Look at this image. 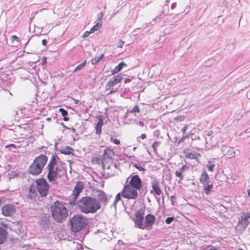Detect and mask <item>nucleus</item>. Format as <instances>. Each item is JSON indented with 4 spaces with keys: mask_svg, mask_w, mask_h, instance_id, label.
<instances>
[{
    "mask_svg": "<svg viewBox=\"0 0 250 250\" xmlns=\"http://www.w3.org/2000/svg\"><path fill=\"white\" fill-rule=\"evenodd\" d=\"M81 211L85 214L95 213L101 208L97 199L92 196H83L76 203Z\"/></svg>",
    "mask_w": 250,
    "mask_h": 250,
    "instance_id": "obj_1",
    "label": "nucleus"
},
{
    "mask_svg": "<svg viewBox=\"0 0 250 250\" xmlns=\"http://www.w3.org/2000/svg\"><path fill=\"white\" fill-rule=\"evenodd\" d=\"M50 210L52 218L58 223L63 222L68 215L67 208L59 201H56L50 206Z\"/></svg>",
    "mask_w": 250,
    "mask_h": 250,
    "instance_id": "obj_2",
    "label": "nucleus"
},
{
    "mask_svg": "<svg viewBox=\"0 0 250 250\" xmlns=\"http://www.w3.org/2000/svg\"><path fill=\"white\" fill-rule=\"evenodd\" d=\"M48 160L46 156L42 154L36 157L28 168V172L32 175L40 174Z\"/></svg>",
    "mask_w": 250,
    "mask_h": 250,
    "instance_id": "obj_3",
    "label": "nucleus"
},
{
    "mask_svg": "<svg viewBox=\"0 0 250 250\" xmlns=\"http://www.w3.org/2000/svg\"><path fill=\"white\" fill-rule=\"evenodd\" d=\"M114 152L110 149H105L102 158H96V162L97 164H101L102 168L104 172L109 174L107 171L110 168L111 165H112L113 162V157H114Z\"/></svg>",
    "mask_w": 250,
    "mask_h": 250,
    "instance_id": "obj_4",
    "label": "nucleus"
},
{
    "mask_svg": "<svg viewBox=\"0 0 250 250\" xmlns=\"http://www.w3.org/2000/svg\"><path fill=\"white\" fill-rule=\"evenodd\" d=\"M71 230L78 232L86 226V219L81 215H74L70 221Z\"/></svg>",
    "mask_w": 250,
    "mask_h": 250,
    "instance_id": "obj_5",
    "label": "nucleus"
},
{
    "mask_svg": "<svg viewBox=\"0 0 250 250\" xmlns=\"http://www.w3.org/2000/svg\"><path fill=\"white\" fill-rule=\"evenodd\" d=\"M36 188L42 197L47 195L50 187L46 180L43 178H39L36 180Z\"/></svg>",
    "mask_w": 250,
    "mask_h": 250,
    "instance_id": "obj_6",
    "label": "nucleus"
},
{
    "mask_svg": "<svg viewBox=\"0 0 250 250\" xmlns=\"http://www.w3.org/2000/svg\"><path fill=\"white\" fill-rule=\"evenodd\" d=\"M137 190L130 185L126 184L122 191V196L128 199H136L138 195Z\"/></svg>",
    "mask_w": 250,
    "mask_h": 250,
    "instance_id": "obj_7",
    "label": "nucleus"
},
{
    "mask_svg": "<svg viewBox=\"0 0 250 250\" xmlns=\"http://www.w3.org/2000/svg\"><path fill=\"white\" fill-rule=\"evenodd\" d=\"M83 188V186L82 182L80 181L78 182L74 187L71 195L70 196L69 204L71 205H75L76 204L77 198L82 192Z\"/></svg>",
    "mask_w": 250,
    "mask_h": 250,
    "instance_id": "obj_8",
    "label": "nucleus"
},
{
    "mask_svg": "<svg viewBox=\"0 0 250 250\" xmlns=\"http://www.w3.org/2000/svg\"><path fill=\"white\" fill-rule=\"evenodd\" d=\"M135 218L133 219L135 223V227L144 229V211L140 209L135 212Z\"/></svg>",
    "mask_w": 250,
    "mask_h": 250,
    "instance_id": "obj_9",
    "label": "nucleus"
},
{
    "mask_svg": "<svg viewBox=\"0 0 250 250\" xmlns=\"http://www.w3.org/2000/svg\"><path fill=\"white\" fill-rule=\"evenodd\" d=\"M129 178H130V180L129 183L127 184L130 185L131 187H133L135 189L140 190L142 187V182L139 175H131L127 178V180H128Z\"/></svg>",
    "mask_w": 250,
    "mask_h": 250,
    "instance_id": "obj_10",
    "label": "nucleus"
},
{
    "mask_svg": "<svg viewBox=\"0 0 250 250\" xmlns=\"http://www.w3.org/2000/svg\"><path fill=\"white\" fill-rule=\"evenodd\" d=\"M48 170L47 178L50 182L56 183L58 177V172L61 170L58 167L56 168H46Z\"/></svg>",
    "mask_w": 250,
    "mask_h": 250,
    "instance_id": "obj_11",
    "label": "nucleus"
},
{
    "mask_svg": "<svg viewBox=\"0 0 250 250\" xmlns=\"http://www.w3.org/2000/svg\"><path fill=\"white\" fill-rule=\"evenodd\" d=\"M155 216L151 214H147L145 218V223L144 224V229L150 230L155 222Z\"/></svg>",
    "mask_w": 250,
    "mask_h": 250,
    "instance_id": "obj_12",
    "label": "nucleus"
},
{
    "mask_svg": "<svg viewBox=\"0 0 250 250\" xmlns=\"http://www.w3.org/2000/svg\"><path fill=\"white\" fill-rule=\"evenodd\" d=\"M248 218H250V212H243L239 218L238 225H240L243 229H245L250 224Z\"/></svg>",
    "mask_w": 250,
    "mask_h": 250,
    "instance_id": "obj_13",
    "label": "nucleus"
},
{
    "mask_svg": "<svg viewBox=\"0 0 250 250\" xmlns=\"http://www.w3.org/2000/svg\"><path fill=\"white\" fill-rule=\"evenodd\" d=\"M2 213L5 216H11L15 212V207L11 204H7L1 208Z\"/></svg>",
    "mask_w": 250,
    "mask_h": 250,
    "instance_id": "obj_14",
    "label": "nucleus"
},
{
    "mask_svg": "<svg viewBox=\"0 0 250 250\" xmlns=\"http://www.w3.org/2000/svg\"><path fill=\"white\" fill-rule=\"evenodd\" d=\"M123 79V76L121 74H118L110 79L106 84L105 87L109 89L113 87L114 85L121 82Z\"/></svg>",
    "mask_w": 250,
    "mask_h": 250,
    "instance_id": "obj_15",
    "label": "nucleus"
},
{
    "mask_svg": "<svg viewBox=\"0 0 250 250\" xmlns=\"http://www.w3.org/2000/svg\"><path fill=\"white\" fill-rule=\"evenodd\" d=\"M37 196V191L36 186L34 185H31L29 188L28 193L26 197L30 200H35Z\"/></svg>",
    "mask_w": 250,
    "mask_h": 250,
    "instance_id": "obj_16",
    "label": "nucleus"
},
{
    "mask_svg": "<svg viewBox=\"0 0 250 250\" xmlns=\"http://www.w3.org/2000/svg\"><path fill=\"white\" fill-rule=\"evenodd\" d=\"M96 199L100 205L101 203H103L104 205H105L108 201L105 193L102 190H100L98 192L97 198Z\"/></svg>",
    "mask_w": 250,
    "mask_h": 250,
    "instance_id": "obj_17",
    "label": "nucleus"
},
{
    "mask_svg": "<svg viewBox=\"0 0 250 250\" xmlns=\"http://www.w3.org/2000/svg\"><path fill=\"white\" fill-rule=\"evenodd\" d=\"M151 187L153 189V191L157 195H160L162 192L160 187L159 182L157 180L155 179L152 181L151 183Z\"/></svg>",
    "mask_w": 250,
    "mask_h": 250,
    "instance_id": "obj_18",
    "label": "nucleus"
},
{
    "mask_svg": "<svg viewBox=\"0 0 250 250\" xmlns=\"http://www.w3.org/2000/svg\"><path fill=\"white\" fill-rule=\"evenodd\" d=\"M222 152L224 155H227L229 157L234 156L235 151L233 147L230 146H224L222 149Z\"/></svg>",
    "mask_w": 250,
    "mask_h": 250,
    "instance_id": "obj_19",
    "label": "nucleus"
},
{
    "mask_svg": "<svg viewBox=\"0 0 250 250\" xmlns=\"http://www.w3.org/2000/svg\"><path fill=\"white\" fill-rule=\"evenodd\" d=\"M57 159H60L56 155H53L50 160L46 168H56L58 167L57 165Z\"/></svg>",
    "mask_w": 250,
    "mask_h": 250,
    "instance_id": "obj_20",
    "label": "nucleus"
},
{
    "mask_svg": "<svg viewBox=\"0 0 250 250\" xmlns=\"http://www.w3.org/2000/svg\"><path fill=\"white\" fill-rule=\"evenodd\" d=\"M8 232L2 228H0V245L3 244L7 239Z\"/></svg>",
    "mask_w": 250,
    "mask_h": 250,
    "instance_id": "obj_21",
    "label": "nucleus"
},
{
    "mask_svg": "<svg viewBox=\"0 0 250 250\" xmlns=\"http://www.w3.org/2000/svg\"><path fill=\"white\" fill-rule=\"evenodd\" d=\"M104 120L103 117H100L98 119V122L96 125L95 129H96V134L100 135L102 132V127L103 125Z\"/></svg>",
    "mask_w": 250,
    "mask_h": 250,
    "instance_id": "obj_22",
    "label": "nucleus"
},
{
    "mask_svg": "<svg viewBox=\"0 0 250 250\" xmlns=\"http://www.w3.org/2000/svg\"><path fill=\"white\" fill-rule=\"evenodd\" d=\"M203 185L205 194L208 195L213 188L212 184L209 181V182H207V184H204Z\"/></svg>",
    "mask_w": 250,
    "mask_h": 250,
    "instance_id": "obj_23",
    "label": "nucleus"
},
{
    "mask_svg": "<svg viewBox=\"0 0 250 250\" xmlns=\"http://www.w3.org/2000/svg\"><path fill=\"white\" fill-rule=\"evenodd\" d=\"M60 152L62 154L69 155L73 153L74 149L69 146H64L61 148Z\"/></svg>",
    "mask_w": 250,
    "mask_h": 250,
    "instance_id": "obj_24",
    "label": "nucleus"
},
{
    "mask_svg": "<svg viewBox=\"0 0 250 250\" xmlns=\"http://www.w3.org/2000/svg\"><path fill=\"white\" fill-rule=\"evenodd\" d=\"M209 181L208 175L206 171L204 172L201 175L200 182L203 185L204 184H207V182Z\"/></svg>",
    "mask_w": 250,
    "mask_h": 250,
    "instance_id": "obj_25",
    "label": "nucleus"
},
{
    "mask_svg": "<svg viewBox=\"0 0 250 250\" xmlns=\"http://www.w3.org/2000/svg\"><path fill=\"white\" fill-rule=\"evenodd\" d=\"M126 64L122 62L118 64L114 69L111 70V73L112 74H114L120 72L123 68L124 66H126Z\"/></svg>",
    "mask_w": 250,
    "mask_h": 250,
    "instance_id": "obj_26",
    "label": "nucleus"
},
{
    "mask_svg": "<svg viewBox=\"0 0 250 250\" xmlns=\"http://www.w3.org/2000/svg\"><path fill=\"white\" fill-rule=\"evenodd\" d=\"M59 111L61 113L62 116H63V120L64 121H67L69 120V117L67 116L68 112L66 110L62 108H60Z\"/></svg>",
    "mask_w": 250,
    "mask_h": 250,
    "instance_id": "obj_27",
    "label": "nucleus"
},
{
    "mask_svg": "<svg viewBox=\"0 0 250 250\" xmlns=\"http://www.w3.org/2000/svg\"><path fill=\"white\" fill-rule=\"evenodd\" d=\"M86 61L84 60L83 62L81 64L78 65L74 69V70L72 71L73 73L76 72L77 71H80L83 69L85 66L86 65Z\"/></svg>",
    "mask_w": 250,
    "mask_h": 250,
    "instance_id": "obj_28",
    "label": "nucleus"
},
{
    "mask_svg": "<svg viewBox=\"0 0 250 250\" xmlns=\"http://www.w3.org/2000/svg\"><path fill=\"white\" fill-rule=\"evenodd\" d=\"M200 156L199 153H187L186 154V158L190 159H196Z\"/></svg>",
    "mask_w": 250,
    "mask_h": 250,
    "instance_id": "obj_29",
    "label": "nucleus"
},
{
    "mask_svg": "<svg viewBox=\"0 0 250 250\" xmlns=\"http://www.w3.org/2000/svg\"><path fill=\"white\" fill-rule=\"evenodd\" d=\"M102 21L97 23L96 25L93 26L90 29V32L91 33H94L95 31L98 30L102 26Z\"/></svg>",
    "mask_w": 250,
    "mask_h": 250,
    "instance_id": "obj_30",
    "label": "nucleus"
},
{
    "mask_svg": "<svg viewBox=\"0 0 250 250\" xmlns=\"http://www.w3.org/2000/svg\"><path fill=\"white\" fill-rule=\"evenodd\" d=\"M182 172L179 170H177L175 171V176L179 178V180L178 181V183H181V181L184 179V176L182 174Z\"/></svg>",
    "mask_w": 250,
    "mask_h": 250,
    "instance_id": "obj_31",
    "label": "nucleus"
},
{
    "mask_svg": "<svg viewBox=\"0 0 250 250\" xmlns=\"http://www.w3.org/2000/svg\"><path fill=\"white\" fill-rule=\"evenodd\" d=\"M140 111V108H139L138 105H135L131 110H127V112L130 113H135L138 112L139 113Z\"/></svg>",
    "mask_w": 250,
    "mask_h": 250,
    "instance_id": "obj_32",
    "label": "nucleus"
},
{
    "mask_svg": "<svg viewBox=\"0 0 250 250\" xmlns=\"http://www.w3.org/2000/svg\"><path fill=\"white\" fill-rule=\"evenodd\" d=\"M160 142L158 141L154 142L152 145V147L153 148V151L154 152L156 153L157 151V148L159 147L160 145Z\"/></svg>",
    "mask_w": 250,
    "mask_h": 250,
    "instance_id": "obj_33",
    "label": "nucleus"
},
{
    "mask_svg": "<svg viewBox=\"0 0 250 250\" xmlns=\"http://www.w3.org/2000/svg\"><path fill=\"white\" fill-rule=\"evenodd\" d=\"M101 60V58H99L98 57H96L92 59L91 60V62L92 64L95 65V64H96Z\"/></svg>",
    "mask_w": 250,
    "mask_h": 250,
    "instance_id": "obj_34",
    "label": "nucleus"
},
{
    "mask_svg": "<svg viewBox=\"0 0 250 250\" xmlns=\"http://www.w3.org/2000/svg\"><path fill=\"white\" fill-rule=\"evenodd\" d=\"M208 163H209V165L208 166L207 165L208 169L211 172H213L215 165L214 164H210V162H208Z\"/></svg>",
    "mask_w": 250,
    "mask_h": 250,
    "instance_id": "obj_35",
    "label": "nucleus"
},
{
    "mask_svg": "<svg viewBox=\"0 0 250 250\" xmlns=\"http://www.w3.org/2000/svg\"><path fill=\"white\" fill-rule=\"evenodd\" d=\"M174 219V218L173 217H169L167 218L166 219V223L167 224H170Z\"/></svg>",
    "mask_w": 250,
    "mask_h": 250,
    "instance_id": "obj_36",
    "label": "nucleus"
},
{
    "mask_svg": "<svg viewBox=\"0 0 250 250\" xmlns=\"http://www.w3.org/2000/svg\"><path fill=\"white\" fill-rule=\"evenodd\" d=\"M111 142L116 145H119L120 143V141L119 140L116 138H113V137H111Z\"/></svg>",
    "mask_w": 250,
    "mask_h": 250,
    "instance_id": "obj_37",
    "label": "nucleus"
},
{
    "mask_svg": "<svg viewBox=\"0 0 250 250\" xmlns=\"http://www.w3.org/2000/svg\"><path fill=\"white\" fill-rule=\"evenodd\" d=\"M121 196H122V192L121 193H118L116 197L115 200H116V202H118L121 199Z\"/></svg>",
    "mask_w": 250,
    "mask_h": 250,
    "instance_id": "obj_38",
    "label": "nucleus"
},
{
    "mask_svg": "<svg viewBox=\"0 0 250 250\" xmlns=\"http://www.w3.org/2000/svg\"><path fill=\"white\" fill-rule=\"evenodd\" d=\"M188 169V167L187 165H183L182 167L180 168V171H182V172H183L184 171H185V170H187Z\"/></svg>",
    "mask_w": 250,
    "mask_h": 250,
    "instance_id": "obj_39",
    "label": "nucleus"
},
{
    "mask_svg": "<svg viewBox=\"0 0 250 250\" xmlns=\"http://www.w3.org/2000/svg\"><path fill=\"white\" fill-rule=\"evenodd\" d=\"M134 166L139 171H145V169L141 165H135Z\"/></svg>",
    "mask_w": 250,
    "mask_h": 250,
    "instance_id": "obj_40",
    "label": "nucleus"
},
{
    "mask_svg": "<svg viewBox=\"0 0 250 250\" xmlns=\"http://www.w3.org/2000/svg\"><path fill=\"white\" fill-rule=\"evenodd\" d=\"M146 134H142L141 137H137L138 142H140V138H142L143 139H146Z\"/></svg>",
    "mask_w": 250,
    "mask_h": 250,
    "instance_id": "obj_41",
    "label": "nucleus"
},
{
    "mask_svg": "<svg viewBox=\"0 0 250 250\" xmlns=\"http://www.w3.org/2000/svg\"><path fill=\"white\" fill-rule=\"evenodd\" d=\"M124 43V42L122 41V40H120L117 44V47L122 48Z\"/></svg>",
    "mask_w": 250,
    "mask_h": 250,
    "instance_id": "obj_42",
    "label": "nucleus"
},
{
    "mask_svg": "<svg viewBox=\"0 0 250 250\" xmlns=\"http://www.w3.org/2000/svg\"><path fill=\"white\" fill-rule=\"evenodd\" d=\"M12 39L13 40V41H16L18 42H20L19 38L17 36H15V35L12 36Z\"/></svg>",
    "mask_w": 250,
    "mask_h": 250,
    "instance_id": "obj_43",
    "label": "nucleus"
},
{
    "mask_svg": "<svg viewBox=\"0 0 250 250\" xmlns=\"http://www.w3.org/2000/svg\"><path fill=\"white\" fill-rule=\"evenodd\" d=\"M162 17H163L162 14H160L159 16L156 17V18L154 19V21H158L160 20L162 18Z\"/></svg>",
    "mask_w": 250,
    "mask_h": 250,
    "instance_id": "obj_44",
    "label": "nucleus"
},
{
    "mask_svg": "<svg viewBox=\"0 0 250 250\" xmlns=\"http://www.w3.org/2000/svg\"><path fill=\"white\" fill-rule=\"evenodd\" d=\"M188 128V125H185L182 128V132L183 133H185L186 131L187 130Z\"/></svg>",
    "mask_w": 250,
    "mask_h": 250,
    "instance_id": "obj_45",
    "label": "nucleus"
},
{
    "mask_svg": "<svg viewBox=\"0 0 250 250\" xmlns=\"http://www.w3.org/2000/svg\"><path fill=\"white\" fill-rule=\"evenodd\" d=\"M90 30L89 31H85L83 35V37H88L89 35V34L91 33Z\"/></svg>",
    "mask_w": 250,
    "mask_h": 250,
    "instance_id": "obj_46",
    "label": "nucleus"
},
{
    "mask_svg": "<svg viewBox=\"0 0 250 250\" xmlns=\"http://www.w3.org/2000/svg\"><path fill=\"white\" fill-rule=\"evenodd\" d=\"M120 166V164L119 163H115L114 164V167L115 168H117V169H118L119 168Z\"/></svg>",
    "mask_w": 250,
    "mask_h": 250,
    "instance_id": "obj_47",
    "label": "nucleus"
},
{
    "mask_svg": "<svg viewBox=\"0 0 250 250\" xmlns=\"http://www.w3.org/2000/svg\"><path fill=\"white\" fill-rule=\"evenodd\" d=\"M137 124L139 125L141 127H143L145 125L144 123L142 121L138 122V123H137Z\"/></svg>",
    "mask_w": 250,
    "mask_h": 250,
    "instance_id": "obj_48",
    "label": "nucleus"
},
{
    "mask_svg": "<svg viewBox=\"0 0 250 250\" xmlns=\"http://www.w3.org/2000/svg\"><path fill=\"white\" fill-rule=\"evenodd\" d=\"M42 44L44 46H46L47 44V41L45 39H43L42 40Z\"/></svg>",
    "mask_w": 250,
    "mask_h": 250,
    "instance_id": "obj_49",
    "label": "nucleus"
},
{
    "mask_svg": "<svg viewBox=\"0 0 250 250\" xmlns=\"http://www.w3.org/2000/svg\"><path fill=\"white\" fill-rule=\"evenodd\" d=\"M103 13L102 12H101L99 15H98V20H100L103 18Z\"/></svg>",
    "mask_w": 250,
    "mask_h": 250,
    "instance_id": "obj_50",
    "label": "nucleus"
},
{
    "mask_svg": "<svg viewBox=\"0 0 250 250\" xmlns=\"http://www.w3.org/2000/svg\"><path fill=\"white\" fill-rule=\"evenodd\" d=\"M176 5H177V4L176 2H174L171 5V9H174L176 7Z\"/></svg>",
    "mask_w": 250,
    "mask_h": 250,
    "instance_id": "obj_51",
    "label": "nucleus"
},
{
    "mask_svg": "<svg viewBox=\"0 0 250 250\" xmlns=\"http://www.w3.org/2000/svg\"><path fill=\"white\" fill-rule=\"evenodd\" d=\"M187 137V136H183L182 138L179 140V143H181L184 141L185 139Z\"/></svg>",
    "mask_w": 250,
    "mask_h": 250,
    "instance_id": "obj_52",
    "label": "nucleus"
},
{
    "mask_svg": "<svg viewBox=\"0 0 250 250\" xmlns=\"http://www.w3.org/2000/svg\"><path fill=\"white\" fill-rule=\"evenodd\" d=\"M190 8V6H186V9L185 10V11H186V10L187 11V12H186V14H187L189 11Z\"/></svg>",
    "mask_w": 250,
    "mask_h": 250,
    "instance_id": "obj_53",
    "label": "nucleus"
},
{
    "mask_svg": "<svg viewBox=\"0 0 250 250\" xmlns=\"http://www.w3.org/2000/svg\"><path fill=\"white\" fill-rule=\"evenodd\" d=\"M130 82H131V79H126L125 81V83H129Z\"/></svg>",
    "mask_w": 250,
    "mask_h": 250,
    "instance_id": "obj_54",
    "label": "nucleus"
},
{
    "mask_svg": "<svg viewBox=\"0 0 250 250\" xmlns=\"http://www.w3.org/2000/svg\"><path fill=\"white\" fill-rule=\"evenodd\" d=\"M118 202H116V200H114L113 205L114 206L115 208H116V204Z\"/></svg>",
    "mask_w": 250,
    "mask_h": 250,
    "instance_id": "obj_55",
    "label": "nucleus"
},
{
    "mask_svg": "<svg viewBox=\"0 0 250 250\" xmlns=\"http://www.w3.org/2000/svg\"><path fill=\"white\" fill-rule=\"evenodd\" d=\"M170 0H166L165 5L168 7V3L169 2Z\"/></svg>",
    "mask_w": 250,
    "mask_h": 250,
    "instance_id": "obj_56",
    "label": "nucleus"
},
{
    "mask_svg": "<svg viewBox=\"0 0 250 250\" xmlns=\"http://www.w3.org/2000/svg\"><path fill=\"white\" fill-rule=\"evenodd\" d=\"M208 250H218L216 248L214 247H212L211 248L209 249Z\"/></svg>",
    "mask_w": 250,
    "mask_h": 250,
    "instance_id": "obj_57",
    "label": "nucleus"
},
{
    "mask_svg": "<svg viewBox=\"0 0 250 250\" xmlns=\"http://www.w3.org/2000/svg\"><path fill=\"white\" fill-rule=\"evenodd\" d=\"M155 198H156L157 201L158 202V203H159L160 198L158 197H155Z\"/></svg>",
    "mask_w": 250,
    "mask_h": 250,
    "instance_id": "obj_58",
    "label": "nucleus"
},
{
    "mask_svg": "<svg viewBox=\"0 0 250 250\" xmlns=\"http://www.w3.org/2000/svg\"><path fill=\"white\" fill-rule=\"evenodd\" d=\"M73 101H74V103H75V104H77L78 103V102H79V101H78V100H76V99H73Z\"/></svg>",
    "mask_w": 250,
    "mask_h": 250,
    "instance_id": "obj_59",
    "label": "nucleus"
},
{
    "mask_svg": "<svg viewBox=\"0 0 250 250\" xmlns=\"http://www.w3.org/2000/svg\"><path fill=\"white\" fill-rule=\"evenodd\" d=\"M71 130H72V132H73V133H75L76 132V130H75V128H72Z\"/></svg>",
    "mask_w": 250,
    "mask_h": 250,
    "instance_id": "obj_60",
    "label": "nucleus"
},
{
    "mask_svg": "<svg viewBox=\"0 0 250 250\" xmlns=\"http://www.w3.org/2000/svg\"><path fill=\"white\" fill-rule=\"evenodd\" d=\"M99 58H101V59L104 57V54H102L100 57H98Z\"/></svg>",
    "mask_w": 250,
    "mask_h": 250,
    "instance_id": "obj_61",
    "label": "nucleus"
},
{
    "mask_svg": "<svg viewBox=\"0 0 250 250\" xmlns=\"http://www.w3.org/2000/svg\"><path fill=\"white\" fill-rule=\"evenodd\" d=\"M248 194L250 197V188L248 190Z\"/></svg>",
    "mask_w": 250,
    "mask_h": 250,
    "instance_id": "obj_62",
    "label": "nucleus"
},
{
    "mask_svg": "<svg viewBox=\"0 0 250 250\" xmlns=\"http://www.w3.org/2000/svg\"><path fill=\"white\" fill-rule=\"evenodd\" d=\"M114 92V91L111 90L110 93H112Z\"/></svg>",
    "mask_w": 250,
    "mask_h": 250,
    "instance_id": "obj_63",
    "label": "nucleus"
},
{
    "mask_svg": "<svg viewBox=\"0 0 250 250\" xmlns=\"http://www.w3.org/2000/svg\"><path fill=\"white\" fill-rule=\"evenodd\" d=\"M62 126H63L64 127H65V126L64 125V124H63V123H62Z\"/></svg>",
    "mask_w": 250,
    "mask_h": 250,
    "instance_id": "obj_64",
    "label": "nucleus"
}]
</instances>
